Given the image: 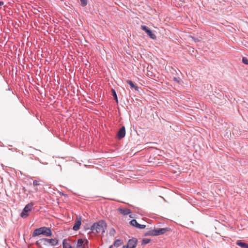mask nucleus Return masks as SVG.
Masks as SVG:
<instances>
[{"instance_id":"a878e982","label":"nucleus","mask_w":248,"mask_h":248,"mask_svg":"<svg viewBox=\"0 0 248 248\" xmlns=\"http://www.w3.org/2000/svg\"><path fill=\"white\" fill-rule=\"evenodd\" d=\"M123 248H129L127 246H124Z\"/></svg>"},{"instance_id":"5701e85b","label":"nucleus","mask_w":248,"mask_h":248,"mask_svg":"<svg viewBox=\"0 0 248 248\" xmlns=\"http://www.w3.org/2000/svg\"><path fill=\"white\" fill-rule=\"evenodd\" d=\"M145 227H146V225H145L139 224L138 228H139V229H144Z\"/></svg>"},{"instance_id":"7c9ffc66","label":"nucleus","mask_w":248,"mask_h":248,"mask_svg":"<svg viewBox=\"0 0 248 248\" xmlns=\"http://www.w3.org/2000/svg\"><path fill=\"white\" fill-rule=\"evenodd\" d=\"M149 162H152V160H151V161H149Z\"/></svg>"},{"instance_id":"f8f14e48","label":"nucleus","mask_w":248,"mask_h":248,"mask_svg":"<svg viewBox=\"0 0 248 248\" xmlns=\"http://www.w3.org/2000/svg\"><path fill=\"white\" fill-rule=\"evenodd\" d=\"M236 244L237 246L241 247L242 248H248V244L241 240H237L236 242Z\"/></svg>"},{"instance_id":"0eeeda50","label":"nucleus","mask_w":248,"mask_h":248,"mask_svg":"<svg viewBox=\"0 0 248 248\" xmlns=\"http://www.w3.org/2000/svg\"><path fill=\"white\" fill-rule=\"evenodd\" d=\"M137 243L138 239L133 238L129 240L126 246L129 248H135L137 245Z\"/></svg>"},{"instance_id":"c756f323","label":"nucleus","mask_w":248,"mask_h":248,"mask_svg":"<svg viewBox=\"0 0 248 248\" xmlns=\"http://www.w3.org/2000/svg\"><path fill=\"white\" fill-rule=\"evenodd\" d=\"M37 158L36 157H35V160H37Z\"/></svg>"},{"instance_id":"423d86ee","label":"nucleus","mask_w":248,"mask_h":248,"mask_svg":"<svg viewBox=\"0 0 248 248\" xmlns=\"http://www.w3.org/2000/svg\"><path fill=\"white\" fill-rule=\"evenodd\" d=\"M141 28L142 30L144 31L147 33L148 35H149L151 38L153 39H156V35L154 33H153L152 31L149 29L146 26L142 25L141 26Z\"/></svg>"},{"instance_id":"aec40b11","label":"nucleus","mask_w":248,"mask_h":248,"mask_svg":"<svg viewBox=\"0 0 248 248\" xmlns=\"http://www.w3.org/2000/svg\"><path fill=\"white\" fill-rule=\"evenodd\" d=\"M115 233V230L114 228H111L109 230V234L110 236H114Z\"/></svg>"},{"instance_id":"c85d7f7f","label":"nucleus","mask_w":248,"mask_h":248,"mask_svg":"<svg viewBox=\"0 0 248 248\" xmlns=\"http://www.w3.org/2000/svg\"><path fill=\"white\" fill-rule=\"evenodd\" d=\"M35 190L36 191H37L38 189L37 188H35Z\"/></svg>"},{"instance_id":"b1692460","label":"nucleus","mask_w":248,"mask_h":248,"mask_svg":"<svg viewBox=\"0 0 248 248\" xmlns=\"http://www.w3.org/2000/svg\"><path fill=\"white\" fill-rule=\"evenodd\" d=\"M38 161L43 164H47V162L46 161L42 162L41 160L38 159Z\"/></svg>"},{"instance_id":"ddd939ff","label":"nucleus","mask_w":248,"mask_h":248,"mask_svg":"<svg viewBox=\"0 0 248 248\" xmlns=\"http://www.w3.org/2000/svg\"><path fill=\"white\" fill-rule=\"evenodd\" d=\"M126 83L128 84L131 88H134L136 91H138L139 89V87L135 84L132 81L127 80Z\"/></svg>"},{"instance_id":"6e6552de","label":"nucleus","mask_w":248,"mask_h":248,"mask_svg":"<svg viewBox=\"0 0 248 248\" xmlns=\"http://www.w3.org/2000/svg\"><path fill=\"white\" fill-rule=\"evenodd\" d=\"M88 242L87 240H86L85 243H84V241L82 239H78L74 246L75 248H85V244Z\"/></svg>"},{"instance_id":"20e7f679","label":"nucleus","mask_w":248,"mask_h":248,"mask_svg":"<svg viewBox=\"0 0 248 248\" xmlns=\"http://www.w3.org/2000/svg\"><path fill=\"white\" fill-rule=\"evenodd\" d=\"M170 230V228L169 227L158 229H154L148 231L145 233L144 236H158L161 234H163Z\"/></svg>"},{"instance_id":"a211bd4d","label":"nucleus","mask_w":248,"mask_h":248,"mask_svg":"<svg viewBox=\"0 0 248 248\" xmlns=\"http://www.w3.org/2000/svg\"><path fill=\"white\" fill-rule=\"evenodd\" d=\"M151 240L148 238H144L141 243V245H144L148 244L150 242Z\"/></svg>"},{"instance_id":"9b49d317","label":"nucleus","mask_w":248,"mask_h":248,"mask_svg":"<svg viewBox=\"0 0 248 248\" xmlns=\"http://www.w3.org/2000/svg\"><path fill=\"white\" fill-rule=\"evenodd\" d=\"M120 213L123 215H127L131 213V210L128 208H122L118 209Z\"/></svg>"},{"instance_id":"f3484780","label":"nucleus","mask_w":248,"mask_h":248,"mask_svg":"<svg viewBox=\"0 0 248 248\" xmlns=\"http://www.w3.org/2000/svg\"><path fill=\"white\" fill-rule=\"evenodd\" d=\"M111 91L112 92V96L114 97V99L116 100L117 103H118V98H117V94H116L115 91L113 89H111Z\"/></svg>"},{"instance_id":"39448f33","label":"nucleus","mask_w":248,"mask_h":248,"mask_svg":"<svg viewBox=\"0 0 248 248\" xmlns=\"http://www.w3.org/2000/svg\"><path fill=\"white\" fill-rule=\"evenodd\" d=\"M33 204L32 202L29 203L28 204H27L25 207L24 208L23 210H22L20 216L22 218H26L28 217L29 214L28 213L31 211L32 207H33Z\"/></svg>"},{"instance_id":"7ed1b4c3","label":"nucleus","mask_w":248,"mask_h":248,"mask_svg":"<svg viewBox=\"0 0 248 248\" xmlns=\"http://www.w3.org/2000/svg\"><path fill=\"white\" fill-rule=\"evenodd\" d=\"M41 234L44 235L46 236H50L52 235V233L49 228L42 227L35 229L32 235V237H35Z\"/></svg>"},{"instance_id":"2eb2a0df","label":"nucleus","mask_w":248,"mask_h":248,"mask_svg":"<svg viewBox=\"0 0 248 248\" xmlns=\"http://www.w3.org/2000/svg\"><path fill=\"white\" fill-rule=\"evenodd\" d=\"M63 248H75V247H72L69 243L66 242L65 240L62 242Z\"/></svg>"},{"instance_id":"4be33fe9","label":"nucleus","mask_w":248,"mask_h":248,"mask_svg":"<svg viewBox=\"0 0 248 248\" xmlns=\"http://www.w3.org/2000/svg\"><path fill=\"white\" fill-rule=\"evenodd\" d=\"M242 61L243 63L248 65V59L247 58L243 57Z\"/></svg>"},{"instance_id":"f03ea898","label":"nucleus","mask_w":248,"mask_h":248,"mask_svg":"<svg viewBox=\"0 0 248 248\" xmlns=\"http://www.w3.org/2000/svg\"><path fill=\"white\" fill-rule=\"evenodd\" d=\"M58 244V241L56 238H42L35 242V245L39 248L42 247V244L45 246L50 245L54 247L57 245Z\"/></svg>"},{"instance_id":"393cba45","label":"nucleus","mask_w":248,"mask_h":248,"mask_svg":"<svg viewBox=\"0 0 248 248\" xmlns=\"http://www.w3.org/2000/svg\"><path fill=\"white\" fill-rule=\"evenodd\" d=\"M4 4V2L3 1H0V7L2 6Z\"/></svg>"},{"instance_id":"9d476101","label":"nucleus","mask_w":248,"mask_h":248,"mask_svg":"<svg viewBox=\"0 0 248 248\" xmlns=\"http://www.w3.org/2000/svg\"><path fill=\"white\" fill-rule=\"evenodd\" d=\"M81 224V218L80 217L77 218L75 220V224L73 227V230L74 231H77L79 229V227Z\"/></svg>"},{"instance_id":"1a4fd4ad","label":"nucleus","mask_w":248,"mask_h":248,"mask_svg":"<svg viewBox=\"0 0 248 248\" xmlns=\"http://www.w3.org/2000/svg\"><path fill=\"white\" fill-rule=\"evenodd\" d=\"M125 135V129L124 126H123L119 130L117 133L118 138L121 139L124 137Z\"/></svg>"},{"instance_id":"412c9836","label":"nucleus","mask_w":248,"mask_h":248,"mask_svg":"<svg viewBox=\"0 0 248 248\" xmlns=\"http://www.w3.org/2000/svg\"><path fill=\"white\" fill-rule=\"evenodd\" d=\"M80 1L81 5L83 7H84L87 5V0H80Z\"/></svg>"},{"instance_id":"cd10ccee","label":"nucleus","mask_w":248,"mask_h":248,"mask_svg":"<svg viewBox=\"0 0 248 248\" xmlns=\"http://www.w3.org/2000/svg\"><path fill=\"white\" fill-rule=\"evenodd\" d=\"M174 80H175V81H177L178 82H179V81L177 80V79L176 78H174Z\"/></svg>"},{"instance_id":"4468645a","label":"nucleus","mask_w":248,"mask_h":248,"mask_svg":"<svg viewBox=\"0 0 248 248\" xmlns=\"http://www.w3.org/2000/svg\"><path fill=\"white\" fill-rule=\"evenodd\" d=\"M129 223L131 226L135 227L137 228H138L139 225L140 224L139 223H138L137 221L135 219L131 220L129 222Z\"/></svg>"},{"instance_id":"6ab92c4d","label":"nucleus","mask_w":248,"mask_h":248,"mask_svg":"<svg viewBox=\"0 0 248 248\" xmlns=\"http://www.w3.org/2000/svg\"><path fill=\"white\" fill-rule=\"evenodd\" d=\"M40 181H41L40 179H39V180H34L33 182V186H37L41 185V184L39 183Z\"/></svg>"},{"instance_id":"f257e3e1","label":"nucleus","mask_w":248,"mask_h":248,"mask_svg":"<svg viewBox=\"0 0 248 248\" xmlns=\"http://www.w3.org/2000/svg\"><path fill=\"white\" fill-rule=\"evenodd\" d=\"M107 227L106 222L103 220H101L93 224L90 229L91 230V232L93 233H101L103 234L105 232Z\"/></svg>"},{"instance_id":"bb28decb","label":"nucleus","mask_w":248,"mask_h":248,"mask_svg":"<svg viewBox=\"0 0 248 248\" xmlns=\"http://www.w3.org/2000/svg\"><path fill=\"white\" fill-rule=\"evenodd\" d=\"M200 41V40H199V39H195V42H198V41Z\"/></svg>"},{"instance_id":"dca6fc26","label":"nucleus","mask_w":248,"mask_h":248,"mask_svg":"<svg viewBox=\"0 0 248 248\" xmlns=\"http://www.w3.org/2000/svg\"><path fill=\"white\" fill-rule=\"evenodd\" d=\"M122 241L120 239L116 240L114 243V246L116 247L120 246L122 244Z\"/></svg>"}]
</instances>
